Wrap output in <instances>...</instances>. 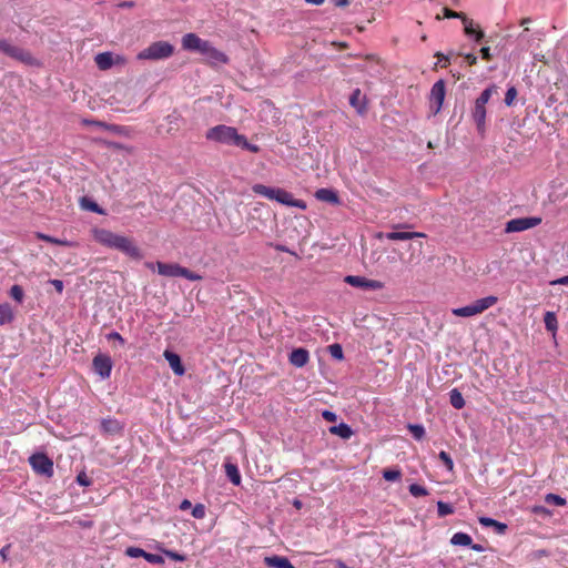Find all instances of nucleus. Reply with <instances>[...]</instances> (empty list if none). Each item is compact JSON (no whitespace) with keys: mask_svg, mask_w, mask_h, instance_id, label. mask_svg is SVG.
Masks as SVG:
<instances>
[{"mask_svg":"<svg viewBox=\"0 0 568 568\" xmlns=\"http://www.w3.org/2000/svg\"><path fill=\"white\" fill-rule=\"evenodd\" d=\"M93 236L98 243L106 247L118 250L135 261L143 258L142 251L130 237L113 233L105 229H95L93 231Z\"/></svg>","mask_w":568,"mask_h":568,"instance_id":"f257e3e1","label":"nucleus"},{"mask_svg":"<svg viewBox=\"0 0 568 568\" xmlns=\"http://www.w3.org/2000/svg\"><path fill=\"white\" fill-rule=\"evenodd\" d=\"M205 138L209 141L239 146L253 153L260 151L257 145L250 143L235 128L225 124H219L209 129L205 133Z\"/></svg>","mask_w":568,"mask_h":568,"instance_id":"f03ea898","label":"nucleus"},{"mask_svg":"<svg viewBox=\"0 0 568 568\" xmlns=\"http://www.w3.org/2000/svg\"><path fill=\"white\" fill-rule=\"evenodd\" d=\"M252 191L257 195L276 201L286 206L298 207L301 210H306L307 207L305 201L294 199L292 193L281 187H271L257 183L252 186Z\"/></svg>","mask_w":568,"mask_h":568,"instance_id":"7ed1b4c3","label":"nucleus"},{"mask_svg":"<svg viewBox=\"0 0 568 568\" xmlns=\"http://www.w3.org/2000/svg\"><path fill=\"white\" fill-rule=\"evenodd\" d=\"M495 92H497L496 85H490L486 88L476 99L474 108L471 110V119L475 122L477 131L480 135H484L486 131V104L488 103L493 93Z\"/></svg>","mask_w":568,"mask_h":568,"instance_id":"20e7f679","label":"nucleus"},{"mask_svg":"<svg viewBox=\"0 0 568 568\" xmlns=\"http://www.w3.org/2000/svg\"><path fill=\"white\" fill-rule=\"evenodd\" d=\"M0 52L3 54L18 60L26 65L38 67L40 62L36 59L32 53L26 49L11 44L6 39H0Z\"/></svg>","mask_w":568,"mask_h":568,"instance_id":"39448f33","label":"nucleus"},{"mask_svg":"<svg viewBox=\"0 0 568 568\" xmlns=\"http://www.w3.org/2000/svg\"><path fill=\"white\" fill-rule=\"evenodd\" d=\"M497 301H498V298L496 296L489 295V296L476 300L474 303H471L469 305L454 308L452 311V313L455 316H459V317L475 316V315L481 314L489 307L494 306L497 303Z\"/></svg>","mask_w":568,"mask_h":568,"instance_id":"423d86ee","label":"nucleus"},{"mask_svg":"<svg viewBox=\"0 0 568 568\" xmlns=\"http://www.w3.org/2000/svg\"><path fill=\"white\" fill-rule=\"evenodd\" d=\"M174 52V47L168 41H156L139 52V60H162L170 58Z\"/></svg>","mask_w":568,"mask_h":568,"instance_id":"0eeeda50","label":"nucleus"},{"mask_svg":"<svg viewBox=\"0 0 568 568\" xmlns=\"http://www.w3.org/2000/svg\"><path fill=\"white\" fill-rule=\"evenodd\" d=\"M158 272L160 275L168 277H184L189 281H200L202 276L197 273L181 266L178 263H163L156 262Z\"/></svg>","mask_w":568,"mask_h":568,"instance_id":"6e6552de","label":"nucleus"},{"mask_svg":"<svg viewBox=\"0 0 568 568\" xmlns=\"http://www.w3.org/2000/svg\"><path fill=\"white\" fill-rule=\"evenodd\" d=\"M29 464L36 474L48 478L53 476V462L44 453L32 454Z\"/></svg>","mask_w":568,"mask_h":568,"instance_id":"1a4fd4ad","label":"nucleus"},{"mask_svg":"<svg viewBox=\"0 0 568 568\" xmlns=\"http://www.w3.org/2000/svg\"><path fill=\"white\" fill-rule=\"evenodd\" d=\"M540 223H541V217H539V216L513 219L506 223L505 232L506 233L523 232V231L532 229V227L539 225Z\"/></svg>","mask_w":568,"mask_h":568,"instance_id":"9d476101","label":"nucleus"},{"mask_svg":"<svg viewBox=\"0 0 568 568\" xmlns=\"http://www.w3.org/2000/svg\"><path fill=\"white\" fill-rule=\"evenodd\" d=\"M92 366L95 374L106 379L111 375L113 363L109 355L100 353L93 357Z\"/></svg>","mask_w":568,"mask_h":568,"instance_id":"9b49d317","label":"nucleus"},{"mask_svg":"<svg viewBox=\"0 0 568 568\" xmlns=\"http://www.w3.org/2000/svg\"><path fill=\"white\" fill-rule=\"evenodd\" d=\"M201 54L205 58L206 62L213 67L229 63V57L213 47L210 41L206 43Z\"/></svg>","mask_w":568,"mask_h":568,"instance_id":"f8f14e48","label":"nucleus"},{"mask_svg":"<svg viewBox=\"0 0 568 568\" xmlns=\"http://www.w3.org/2000/svg\"><path fill=\"white\" fill-rule=\"evenodd\" d=\"M344 281L354 287H361L366 291H377L383 287V283L375 280H368L363 276L347 275Z\"/></svg>","mask_w":568,"mask_h":568,"instance_id":"ddd939ff","label":"nucleus"},{"mask_svg":"<svg viewBox=\"0 0 568 568\" xmlns=\"http://www.w3.org/2000/svg\"><path fill=\"white\" fill-rule=\"evenodd\" d=\"M446 89L444 80L436 81L430 90V103L432 108H434V113H438L443 106V102L445 99Z\"/></svg>","mask_w":568,"mask_h":568,"instance_id":"4468645a","label":"nucleus"},{"mask_svg":"<svg viewBox=\"0 0 568 568\" xmlns=\"http://www.w3.org/2000/svg\"><path fill=\"white\" fill-rule=\"evenodd\" d=\"M209 41L201 39L195 33H186L182 38V47L184 50L196 51L202 53V50Z\"/></svg>","mask_w":568,"mask_h":568,"instance_id":"2eb2a0df","label":"nucleus"},{"mask_svg":"<svg viewBox=\"0 0 568 568\" xmlns=\"http://www.w3.org/2000/svg\"><path fill=\"white\" fill-rule=\"evenodd\" d=\"M310 359V353L305 348H295L290 354V363L295 367H303Z\"/></svg>","mask_w":568,"mask_h":568,"instance_id":"dca6fc26","label":"nucleus"},{"mask_svg":"<svg viewBox=\"0 0 568 568\" xmlns=\"http://www.w3.org/2000/svg\"><path fill=\"white\" fill-rule=\"evenodd\" d=\"M164 357L168 361V363H169L171 369L174 372V374H176L178 376H182L185 373L181 357L176 353L165 351Z\"/></svg>","mask_w":568,"mask_h":568,"instance_id":"f3484780","label":"nucleus"},{"mask_svg":"<svg viewBox=\"0 0 568 568\" xmlns=\"http://www.w3.org/2000/svg\"><path fill=\"white\" fill-rule=\"evenodd\" d=\"M123 426L115 418H103L101 420V430L109 435H114L121 433Z\"/></svg>","mask_w":568,"mask_h":568,"instance_id":"a211bd4d","label":"nucleus"},{"mask_svg":"<svg viewBox=\"0 0 568 568\" xmlns=\"http://www.w3.org/2000/svg\"><path fill=\"white\" fill-rule=\"evenodd\" d=\"M264 562L267 567H271V568H295L286 557L276 556V555L271 556V557H265Z\"/></svg>","mask_w":568,"mask_h":568,"instance_id":"6ab92c4d","label":"nucleus"},{"mask_svg":"<svg viewBox=\"0 0 568 568\" xmlns=\"http://www.w3.org/2000/svg\"><path fill=\"white\" fill-rule=\"evenodd\" d=\"M315 197L320 201L328 202L331 204L339 203L337 193L335 191H333L332 189H325V187L318 189L315 192Z\"/></svg>","mask_w":568,"mask_h":568,"instance_id":"aec40b11","label":"nucleus"},{"mask_svg":"<svg viewBox=\"0 0 568 568\" xmlns=\"http://www.w3.org/2000/svg\"><path fill=\"white\" fill-rule=\"evenodd\" d=\"M349 104L357 110L358 113L366 111L365 98L359 89H355L349 97Z\"/></svg>","mask_w":568,"mask_h":568,"instance_id":"412c9836","label":"nucleus"},{"mask_svg":"<svg viewBox=\"0 0 568 568\" xmlns=\"http://www.w3.org/2000/svg\"><path fill=\"white\" fill-rule=\"evenodd\" d=\"M479 524L484 527H493L498 535H504L507 530V525L490 517H479Z\"/></svg>","mask_w":568,"mask_h":568,"instance_id":"4be33fe9","label":"nucleus"},{"mask_svg":"<svg viewBox=\"0 0 568 568\" xmlns=\"http://www.w3.org/2000/svg\"><path fill=\"white\" fill-rule=\"evenodd\" d=\"M426 235L420 232H389L386 237L392 241H407L416 237H425Z\"/></svg>","mask_w":568,"mask_h":568,"instance_id":"5701e85b","label":"nucleus"},{"mask_svg":"<svg viewBox=\"0 0 568 568\" xmlns=\"http://www.w3.org/2000/svg\"><path fill=\"white\" fill-rule=\"evenodd\" d=\"M95 63L100 70H108L114 64L111 52H102L95 55Z\"/></svg>","mask_w":568,"mask_h":568,"instance_id":"b1692460","label":"nucleus"},{"mask_svg":"<svg viewBox=\"0 0 568 568\" xmlns=\"http://www.w3.org/2000/svg\"><path fill=\"white\" fill-rule=\"evenodd\" d=\"M224 468H225V474H226L227 478L230 479V481L235 486L240 485L241 484V474H240L237 466L233 463H225Z\"/></svg>","mask_w":568,"mask_h":568,"instance_id":"393cba45","label":"nucleus"},{"mask_svg":"<svg viewBox=\"0 0 568 568\" xmlns=\"http://www.w3.org/2000/svg\"><path fill=\"white\" fill-rule=\"evenodd\" d=\"M329 433L333 435H337L343 439H348L353 435L352 428L345 423H341L338 425L329 427Z\"/></svg>","mask_w":568,"mask_h":568,"instance_id":"a878e982","label":"nucleus"},{"mask_svg":"<svg viewBox=\"0 0 568 568\" xmlns=\"http://www.w3.org/2000/svg\"><path fill=\"white\" fill-rule=\"evenodd\" d=\"M14 314L8 303L0 304V325L9 324L13 321Z\"/></svg>","mask_w":568,"mask_h":568,"instance_id":"bb28decb","label":"nucleus"},{"mask_svg":"<svg viewBox=\"0 0 568 568\" xmlns=\"http://www.w3.org/2000/svg\"><path fill=\"white\" fill-rule=\"evenodd\" d=\"M165 120H166V122L169 124L168 132H172V131H178L179 130L180 123L183 121V118H182V115L176 110H174L172 113H170L165 118Z\"/></svg>","mask_w":568,"mask_h":568,"instance_id":"cd10ccee","label":"nucleus"},{"mask_svg":"<svg viewBox=\"0 0 568 568\" xmlns=\"http://www.w3.org/2000/svg\"><path fill=\"white\" fill-rule=\"evenodd\" d=\"M449 403L456 409H462L465 406V399L457 388L449 392Z\"/></svg>","mask_w":568,"mask_h":568,"instance_id":"c85d7f7f","label":"nucleus"},{"mask_svg":"<svg viewBox=\"0 0 568 568\" xmlns=\"http://www.w3.org/2000/svg\"><path fill=\"white\" fill-rule=\"evenodd\" d=\"M450 542L455 546H468L471 545V537L466 532H456L453 535Z\"/></svg>","mask_w":568,"mask_h":568,"instance_id":"c756f323","label":"nucleus"},{"mask_svg":"<svg viewBox=\"0 0 568 568\" xmlns=\"http://www.w3.org/2000/svg\"><path fill=\"white\" fill-rule=\"evenodd\" d=\"M544 323L548 332L555 333L558 328L557 316L554 312H546Z\"/></svg>","mask_w":568,"mask_h":568,"instance_id":"7c9ffc66","label":"nucleus"},{"mask_svg":"<svg viewBox=\"0 0 568 568\" xmlns=\"http://www.w3.org/2000/svg\"><path fill=\"white\" fill-rule=\"evenodd\" d=\"M454 17H458L459 19H462L465 34L471 38L477 31L474 28L473 20L468 19L464 13H454Z\"/></svg>","mask_w":568,"mask_h":568,"instance_id":"2f4dec72","label":"nucleus"},{"mask_svg":"<svg viewBox=\"0 0 568 568\" xmlns=\"http://www.w3.org/2000/svg\"><path fill=\"white\" fill-rule=\"evenodd\" d=\"M408 430L416 440H422L425 437V428L420 424H408Z\"/></svg>","mask_w":568,"mask_h":568,"instance_id":"473e14b6","label":"nucleus"},{"mask_svg":"<svg viewBox=\"0 0 568 568\" xmlns=\"http://www.w3.org/2000/svg\"><path fill=\"white\" fill-rule=\"evenodd\" d=\"M81 206L83 209L89 210V211L94 212V213L101 214L103 212L98 203H95L94 201H92V200H90L88 197H82Z\"/></svg>","mask_w":568,"mask_h":568,"instance_id":"72a5a7b5","label":"nucleus"},{"mask_svg":"<svg viewBox=\"0 0 568 568\" xmlns=\"http://www.w3.org/2000/svg\"><path fill=\"white\" fill-rule=\"evenodd\" d=\"M454 513V507L450 504L442 500L437 501V514L439 517H445Z\"/></svg>","mask_w":568,"mask_h":568,"instance_id":"f704fd0d","label":"nucleus"},{"mask_svg":"<svg viewBox=\"0 0 568 568\" xmlns=\"http://www.w3.org/2000/svg\"><path fill=\"white\" fill-rule=\"evenodd\" d=\"M402 471L399 469L387 468L383 471V478L387 481H395L400 479Z\"/></svg>","mask_w":568,"mask_h":568,"instance_id":"c9c22d12","label":"nucleus"},{"mask_svg":"<svg viewBox=\"0 0 568 568\" xmlns=\"http://www.w3.org/2000/svg\"><path fill=\"white\" fill-rule=\"evenodd\" d=\"M9 295L18 303H22L24 297L23 288L20 285H13L10 288Z\"/></svg>","mask_w":568,"mask_h":568,"instance_id":"e433bc0d","label":"nucleus"},{"mask_svg":"<svg viewBox=\"0 0 568 568\" xmlns=\"http://www.w3.org/2000/svg\"><path fill=\"white\" fill-rule=\"evenodd\" d=\"M408 490L414 497H423L428 495V490L418 484H410Z\"/></svg>","mask_w":568,"mask_h":568,"instance_id":"4c0bfd02","label":"nucleus"},{"mask_svg":"<svg viewBox=\"0 0 568 568\" xmlns=\"http://www.w3.org/2000/svg\"><path fill=\"white\" fill-rule=\"evenodd\" d=\"M545 501L547 504H554L556 506H565L566 505L565 498H562L559 495L552 494V493H549L545 496Z\"/></svg>","mask_w":568,"mask_h":568,"instance_id":"58836bf2","label":"nucleus"},{"mask_svg":"<svg viewBox=\"0 0 568 568\" xmlns=\"http://www.w3.org/2000/svg\"><path fill=\"white\" fill-rule=\"evenodd\" d=\"M161 551L164 556H166L168 558H170L174 561H185L186 560L185 555L176 552L174 550L161 548Z\"/></svg>","mask_w":568,"mask_h":568,"instance_id":"ea45409f","label":"nucleus"},{"mask_svg":"<svg viewBox=\"0 0 568 568\" xmlns=\"http://www.w3.org/2000/svg\"><path fill=\"white\" fill-rule=\"evenodd\" d=\"M36 237L38 240H41V241H44V242H48V243H52V244H57V245H64V244H67L65 241L52 237V236H50L48 234H44V233H41V232H37L36 233Z\"/></svg>","mask_w":568,"mask_h":568,"instance_id":"a19ab883","label":"nucleus"},{"mask_svg":"<svg viewBox=\"0 0 568 568\" xmlns=\"http://www.w3.org/2000/svg\"><path fill=\"white\" fill-rule=\"evenodd\" d=\"M329 354L335 359H343L344 353L339 344L335 343L328 346Z\"/></svg>","mask_w":568,"mask_h":568,"instance_id":"79ce46f5","label":"nucleus"},{"mask_svg":"<svg viewBox=\"0 0 568 568\" xmlns=\"http://www.w3.org/2000/svg\"><path fill=\"white\" fill-rule=\"evenodd\" d=\"M438 458L443 462V464L449 471H452L454 469V462L448 453L442 450L438 454Z\"/></svg>","mask_w":568,"mask_h":568,"instance_id":"37998d69","label":"nucleus"},{"mask_svg":"<svg viewBox=\"0 0 568 568\" xmlns=\"http://www.w3.org/2000/svg\"><path fill=\"white\" fill-rule=\"evenodd\" d=\"M144 559L150 564L162 565L164 564V558L162 555L145 552Z\"/></svg>","mask_w":568,"mask_h":568,"instance_id":"c03bdc74","label":"nucleus"},{"mask_svg":"<svg viewBox=\"0 0 568 568\" xmlns=\"http://www.w3.org/2000/svg\"><path fill=\"white\" fill-rule=\"evenodd\" d=\"M145 552H146V551H145L144 549L139 548V547H129V548H126V550H125V554H126L129 557H131V558H140V557L144 558Z\"/></svg>","mask_w":568,"mask_h":568,"instance_id":"a18cd8bd","label":"nucleus"},{"mask_svg":"<svg viewBox=\"0 0 568 568\" xmlns=\"http://www.w3.org/2000/svg\"><path fill=\"white\" fill-rule=\"evenodd\" d=\"M205 514H206V509H205V506L203 504H196L193 508H192V516L196 519H202L205 517Z\"/></svg>","mask_w":568,"mask_h":568,"instance_id":"49530a36","label":"nucleus"},{"mask_svg":"<svg viewBox=\"0 0 568 568\" xmlns=\"http://www.w3.org/2000/svg\"><path fill=\"white\" fill-rule=\"evenodd\" d=\"M75 480L80 486H83V487H88L92 484V480L89 478V476L84 471H80L77 475Z\"/></svg>","mask_w":568,"mask_h":568,"instance_id":"de8ad7c7","label":"nucleus"},{"mask_svg":"<svg viewBox=\"0 0 568 568\" xmlns=\"http://www.w3.org/2000/svg\"><path fill=\"white\" fill-rule=\"evenodd\" d=\"M516 97H517L516 88L515 87H510L507 90L506 94H505V103H506V105H508V106L511 105Z\"/></svg>","mask_w":568,"mask_h":568,"instance_id":"09e8293b","label":"nucleus"},{"mask_svg":"<svg viewBox=\"0 0 568 568\" xmlns=\"http://www.w3.org/2000/svg\"><path fill=\"white\" fill-rule=\"evenodd\" d=\"M531 513L542 517H548L551 515V511L548 508L537 505L531 508Z\"/></svg>","mask_w":568,"mask_h":568,"instance_id":"8fccbe9b","label":"nucleus"},{"mask_svg":"<svg viewBox=\"0 0 568 568\" xmlns=\"http://www.w3.org/2000/svg\"><path fill=\"white\" fill-rule=\"evenodd\" d=\"M83 125H94L97 128L105 129V122L98 121V120H90V119H83L82 120Z\"/></svg>","mask_w":568,"mask_h":568,"instance_id":"3c124183","label":"nucleus"},{"mask_svg":"<svg viewBox=\"0 0 568 568\" xmlns=\"http://www.w3.org/2000/svg\"><path fill=\"white\" fill-rule=\"evenodd\" d=\"M104 130L111 131L116 134H122L124 132L125 128L122 125H118V124H108L106 123Z\"/></svg>","mask_w":568,"mask_h":568,"instance_id":"603ef678","label":"nucleus"},{"mask_svg":"<svg viewBox=\"0 0 568 568\" xmlns=\"http://www.w3.org/2000/svg\"><path fill=\"white\" fill-rule=\"evenodd\" d=\"M106 337L109 341H118L121 345H124L125 343V339L118 332H111L108 334Z\"/></svg>","mask_w":568,"mask_h":568,"instance_id":"864d4df0","label":"nucleus"},{"mask_svg":"<svg viewBox=\"0 0 568 568\" xmlns=\"http://www.w3.org/2000/svg\"><path fill=\"white\" fill-rule=\"evenodd\" d=\"M322 416L327 422H336L337 419L336 414L332 410H323Z\"/></svg>","mask_w":568,"mask_h":568,"instance_id":"5fc2aeb1","label":"nucleus"},{"mask_svg":"<svg viewBox=\"0 0 568 568\" xmlns=\"http://www.w3.org/2000/svg\"><path fill=\"white\" fill-rule=\"evenodd\" d=\"M480 55H481V59H484L486 61H490L493 57H491L489 47H483L480 49Z\"/></svg>","mask_w":568,"mask_h":568,"instance_id":"6e6d98bb","label":"nucleus"},{"mask_svg":"<svg viewBox=\"0 0 568 568\" xmlns=\"http://www.w3.org/2000/svg\"><path fill=\"white\" fill-rule=\"evenodd\" d=\"M51 284L54 286V288H55L59 293H62V292H63L64 285H63V282H62L61 280H52V281H51Z\"/></svg>","mask_w":568,"mask_h":568,"instance_id":"4d7b16f0","label":"nucleus"},{"mask_svg":"<svg viewBox=\"0 0 568 568\" xmlns=\"http://www.w3.org/2000/svg\"><path fill=\"white\" fill-rule=\"evenodd\" d=\"M436 57L439 59V63H440L442 68H445L447 65V63L449 62L448 57L444 55L443 53L437 52Z\"/></svg>","mask_w":568,"mask_h":568,"instance_id":"13d9d810","label":"nucleus"},{"mask_svg":"<svg viewBox=\"0 0 568 568\" xmlns=\"http://www.w3.org/2000/svg\"><path fill=\"white\" fill-rule=\"evenodd\" d=\"M551 285H568V275L559 277L550 283Z\"/></svg>","mask_w":568,"mask_h":568,"instance_id":"bf43d9fd","label":"nucleus"},{"mask_svg":"<svg viewBox=\"0 0 568 568\" xmlns=\"http://www.w3.org/2000/svg\"><path fill=\"white\" fill-rule=\"evenodd\" d=\"M465 60L468 62L469 65H475L477 63V57L473 53L465 54Z\"/></svg>","mask_w":568,"mask_h":568,"instance_id":"052dcab7","label":"nucleus"},{"mask_svg":"<svg viewBox=\"0 0 568 568\" xmlns=\"http://www.w3.org/2000/svg\"><path fill=\"white\" fill-rule=\"evenodd\" d=\"M181 510H187L190 508H193L192 507V503L189 500V499H183L180 504V507H179Z\"/></svg>","mask_w":568,"mask_h":568,"instance_id":"680f3d73","label":"nucleus"},{"mask_svg":"<svg viewBox=\"0 0 568 568\" xmlns=\"http://www.w3.org/2000/svg\"><path fill=\"white\" fill-rule=\"evenodd\" d=\"M484 32L481 30H477L471 38H474L476 42H480L484 39Z\"/></svg>","mask_w":568,"mask_h":568,"instance_id":"e2e57ef3","label":"nucleus"},{"mask_svg":"<svg viewBox=\"0 0 568 568\" xmlns=\"http://www.w3.org/2000/svg\"><path fill=\"white\" fill-rule=\"evenodd\" d=\"M469 547L474 550V551H477V552H483L485 551V548L484 546L479 545V544H473L469 545Z\"/></svg>","mask_w":568,"mask_h":568,"instance_id":"0e129e2a","label":"nucleus"},{"mask_svg":"<svg viewBox=\"0 0 568 568\" xmlns=\"http://www.w3.org/2000/svg\"><path fill=\"white\" fill-rule=\"evenodd\" d=\"M275 250L280 251V252L292 253L285 245H282V244H276Z\"/></svg>","mask_w":568,"mask_h":568,"instance_id":"69168bd1","label":"nucleus"},{"mask_svg":"<svg viewBox=\"0 0 568 568\" xmlns=\"http://www.w3.org/2000/svg\"><path fill=\"white\" fill-rule=\"evenodd\" d=\"M335 6L345 7L349 3V0H334Z\"/></svg>","mask_w":568,"mask_h":568,"instance_id":"338daca9","label":"nucleus"},{"mask_svg":"<svg viewBox=\"0 0 568 568\" xmlns=\"http://www.w3.org/2000/svg\"><path fill=\"white\" fill-rule=\"evenodd\" d=\"M293 506L296 508V509H301L302 506H303V503L300 500V499H294L293 500Z\"/></svg>","mask_w":568,"mask_h":568,"instance_id":"774afa93","label":"nucleus"}]
</instances>
